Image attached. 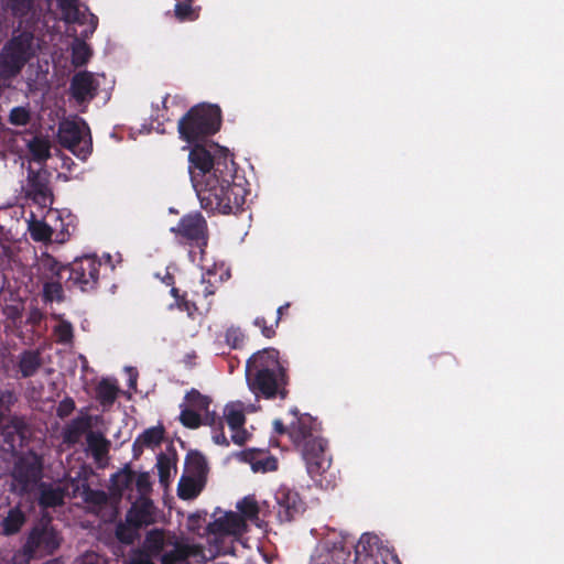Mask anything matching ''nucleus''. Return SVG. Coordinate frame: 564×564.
I'll return each instance as SVG.
<instances>
[{
    "label": "nucleus",
    "instance_id": "obj_1",
    "mask_svg": "<svg viewBox=\"0 0 564 564\" xmlns=\"http://www.w3.org/2000/svg\"><path fill=\"white\" fill-rule=\"evenodd\" d=\"M200 207L208 213L224 215L242 210L248 193L236 175V163L218 162L214 172L194 187Z\"/></svg>",
    "mask_w": 564,
    "mask_h": 564
},
{
    "label": "nucleus",
    "instance_id": "obj_2",
    "mask_svg": "<svg viewBox=\"0 0 564 564\" xmlns=\"http://www.w3.org/2000/svg\"><path fill=\"white\" fill-rule=\"evenodd\" d=\"M246 380L256 398L285 400L290 384L289 364L280 359L278 349L264 348L247 360Z\"/></svg>",
    "mask_w": 564,
    "mask_h": 564
},
{
    "label": "nucleus",
    "instance_id": "obj_3",
    "mask_svg": "<svg viewBox=\"0 0 564 564\" xmlns=\"http://www.w3.org/2000/svg\"><path fill=\"white\" fill-rule=\"evenodd\" d=\"M296 421L289 426V436L301 452L311 478L323 486V475L330 466L326 455L327 442L317 434V422L310 414H300L297 409L291 411Z\"/></svg>",
    "mask_w": 564,
    "mask_h": 564
},
{
    "label": "nucleus",
    "instance_id": "obj_4",
    "mask_svg": "<svg viewBox=\"0 0 564 564\" xmlns=\"http://www.w3.org/2000/svg\"><path fill=\"white\" fill-rule=\"evenodd\" d=\"M221 110L217 105L193 106L177 122L180 139L187 144L204 143L219 131Z\"/></svg>",
    "mask_w": 564,
    "mask_h": 564
},
{
    "label": "nucleus",
    "instance_id": "obj_5",
    "mask_svg": "<svg viewBox=\"0 0 564 564\" xmlns=\"http://www.w3.org/2000/svg\"><path fill=\"white\" fill-rule=\"evenodd\" d=\"M34 35L22 31L13 34L0 52V79L10 80L18 76L34 56Z\"/></svg>",
    "mask_w": 564,
    "mask_h": 564
},
{
    "label": "nucleus",
    "instance_id": "obj_6",
    "mask_svg": "<svg viewBox=\"0 0 564 564\" xmlns=\"http://www.w3.org/2000/svg\"><path fill=\"white\" fill-rule=\"evenodd\" d=\"M62 268L64 274H67L65 279L66 289L91 292L98 288L101 262L97 257H79L70 263H62Z\"/></svg>",
    "mask_w": 564,
    "mask_h": 564
},
{
    "label": "nucleus",
    "instance_id": "obj_7",
    "mask_svg": "<svg viewBox=\"0 0 564 564\" xmlns=\"http://www.w3.org/2000/svg\"><path fill=\"white\" fill-rule=\"evenodd\" d=\"M192 149L188 154V172L193 187H195L200 180L206 178L207 175L214 172L218 162L225 161L228 164L235 163L229 156L227 150H220L219 154L213 155L203 143L191 144Z\"/></svg>",
    "mask_w": 564,
    "mask_h": 564
},
{
    "label": "nucleus",
    "instance_id": "obj_8",
    "mask_svg": "<svg viewBox=\"0 0 564 564\" xmlns=\"http://www.w3.org/2000/svg\"><path fill=\"white\" fill-rule=\"evenodd\" d=\"M355 564L401 563L394 551L383 545L377 535L365 533L355 545Z\"/></svg>",
    "mask_w": 564,
    "mask_h": 564
},
{
    "label": "nucleus",
    "instance_id": "obj_9",
    "mask_svg": "<svg viewBox=\"0 0 564 564\" xmlns=\"http://www.w3.org/2000/svg\"><path fill=\"white\" fill-rule=\"evenodd\" d=\"M355 547L354 542L340 535L327 536L316 546L311 564H346Z\"/></svg>",
    "mask_w": 564,
    "mask_h": 564
},
{
    "label": "nucleus",
    "instance_id": "obj_10",
    "mask_svg": "<svg viewBox=\"0 0 564 564\" xmlns=\"http://www.w3.org/2000/svg\"><path fill=\"white\" fill-rule=\"evenodd\" d=\"M85 130L89 132L85 121L65 120L59 123L57 132L58 143L83 160L91 153V139L84 140Z\"/></svg>",
    "mask_w": 564,
    "mask_h": 564
},
{
    "label": "nucleus",
    "instance_id": "obj_11",
    "mask_svg": "<svg viewBox=\"0 0 564 564\" xmlns=\"http://www.w3.org/2000/svg\"><path fill=\"white\" fill-rule=\"evenodd\" d=\"M167 546L172 549L161 555V564H202L207 561L200 544H189L173 535L167 539Z\"/></svg>",
    "mask_w": 564,
    "mask_h": 564
},
{
    "label": "nucleus",
    "instance_id": "obj_12",
    "mask_svg": "<svg viewBox=\"0 0 564 564\" xmlns=\"http://www.w3.org/2000/svg\"><path fill=\"white\" fill-rule=\"evenodd\" d=\"M171 231L184 238L191 246L197 247L202 253L207 247V221L198 212L183 216L178 220L177 226L171 228Z\"/></svg>",
    "mask_w": 564,
    "mask_h": 564
},
{
    "label": "nucleus",
    "instance_id": "obj_13",
    "mask_svg": "<svg viewBox=\"0 0 564 564\" xmlns=\"http://www.w3.org/2000/svg\"><path fill=\"white\" fill-rule=\"evenodd\" d=\"M276 516L280 522H291L304 511V501L294 489L282 485L275 491Z\"/></svg>",
    "mask_w": 564,
    "mask_h": 564
},
{
    "label": "nucleus",
    "instance_id": "obj_14",
    "mask_svg": "<svg viewBox=\"0 0 564 564\" xmlns=\"http://www.w3.org/2000/svg\"><path fill=\"white\" fill-rule=\"evenodd\" d=\"M42 459L32 454L21 457L14 465L12 477L22 491H26L30 485L37 482L42 477Z\"/></svg>",
    "mask_w": 564,
    "mask_h": 564
},
{
    "label": "nucleus",
    "instance_id": "obj_15",
    "mask_svg": "<svg viewBox=\"0 0 564 564\" xmlns=\"http://www.w3.org/2000/svg\"><path fill=\"white\" fill-rule=\"evenodd\" d=\"M61 544L58 533L53 528H34L26 540L25 552L34 555L37 552L53 554Z\"/></svg>",
    "mask_w": 564,
    "mask_h": 564
},
{
    "label": "nucleus",
    "instance_id": "obj_16",
    "mask_svg": "<svg viewBox=\"0 0 564 564\" xmlns=\"http://www.w3.org/2000/svg\"><path fill=\"white\" fill-rule=\"evenodd\" d=\"M97 90L98 83L87 70L76 73L70 79L69 95L79 105L93 100Z\"/></svg>",
    "mask_w": 564,
    "mask_h": 564
},
{
    "label": "nucleus",
    "instance_id": "obj_17",
    "mask_svg": "<svg viewBox=\"0 0 564 564\" xmlns=\"http://www.w3.org/2000/svg\"><path fill=\"white\" fill-rule=\"evenodd\" d=\"M45 267L52 273L53 280L45 282L43 285L44 300L47 302H63V282L65 283L66 276L63 272L62 263L55 258L48 257Z\"/></svg>",
    "mask_w": 564,
    "mask_h": 564
},
{
    "label": "nucleus",
    "instance_id": "obj_18",
    "mask_svg": "<svg viewBox=\"0 0 564 564\" xmlns=\"http://www.w3.org/2000/svg\"><path fill=\"white\" fill-rule=\"evenodd\" d=\"M58 7L63 13L64 20L68 23L89 24V30L85 31V36L93 34L98 25V18L78 7V0H57Z\"/></svg>",
    "mask_w": 564,
    "mask_h": 564
},
{
    "label": "nucleus",
    "instance_id": "obj_19",
    "mask_svg": "<svg viewBox=\"0 0 564 564\" xmlns=\"http://www.w3.org/2000/svg\"><path fill=\"white\" fill-rule=\"evenodd\" d=\"M37 502L41 508H56L65 503L67 488L61 485L42 481L37 486Z\"/></svg>",
    "mask_w": 564,
    "mask_h": 564
},
{
    "label": "nucleus",
    "instance_id": "obj_20",
    "mask_svg": "<svg viewBox=\"0 0 564 564\" xmlns=\"http://www.w3.org/2000/svg\"><path fill=\"white\" fill-rule=\"evenodd\" d=\"M126 522L134 530L152 524L154 522L152 501L144 500L133 505L126 514Z\"/></svg>",
    "mask_w": 564,
    "mask_h": 564
},
{
    "label": "nucleus",
    "instance_id": "obj_21",
    "mask_svg": "<svg viewBox=\"0 0 564 564\" xmlns=\"http://www.w3.org/2000/svg\"><path fill=\"white\" fill-rule=\"evenodd\" d=\"M209 471L206 457L198 451H189L185 456L184 475L207 481Z\"/></svg>",
    "mask_w": 564,
    "mask_h": 564
},
{
    "label": "nucleus",
    "instance_id": "obj_22",
    "mask_svg": "<svg viewBox=\"0 0 564 564\" xmlns=\"http://www.w3.org/2000/svg\"><path fill=\"white\" fill-rule=\"evenodd\" d=\"M165 547H167V540H165L164 533L161 530L154 529L147 533L143 547L140 552L161 560Z\"/></svg>",
    "mask_w": 564,
    "mask_h": 564
},
{
    "label": "nucleus",
    "instance_id": "obj_23",
    "mask_svg": "<svg viewBox=\"0 0 564 564\" xmlns=\"http://www.w3.org/2000/svg\"><path fill=\"white\" fill-rule=\"evenodd\" d=\"M18 366L22 378L33 377L43 366L41 352L39 350L22 351Z\"/></svg>",
    "mask_w": 564,
    "mask_h": 564
},
{
    "label": "nucleus",
    "instance_id": "obj_24",
    "mask_svg": "<svg viewBox=\"0 0 564 564\" xmlns=\"http://www.w3.org/2000/svg\"><path fill=\"white\" fill-rule=\"evenodd\" d=\"M74 496L77 495V491L80 490V496L86 503L102 507L108 502V496L105 491L98 489H91L89 484L84 480L82 482L77 481L74 486V480H72Z\"/></svg>",
    "mask_w": 564,
    "mask_h": 564
},
{
    "label": "nucleus",
    "instance_id": "obj_25",
    "mask_svg": "<svg viewBox=\"0 0 564 564\" xmlns=\"http://www.w3.org/2000/svg\"><path fill=\"white\" fill-rule=\"evenodd\" d=\"M205 485V481L183 474L178 481L177 495L184 500L194 499L202 492Z\"/></svg>",
    "mask_w": 564,
    "mask_h": 564
},
{
    "label": "nucleus",
    "instance_id": "obj_26",
    "mask_svg": "<svg viewBox=\"0 0 564 564\" xmlns=\"http://www.w3.org/2000/svg\"><path fill=\"white\" fill-rule=\"evenodd\" d=\"M29 194L35 202L43 205L51 202L52 197L47 182L37 174H32L29 177Z\"/></svg>",
    "mask_w": 564,
    "mask_h": 564
},
{
    "label": "nucleus",
    "instance_id": "obj_27",
    "mask_svg": "<svg viewBox=\"0 0 564 564\" xmlns=\"http://www.w3.org/2000/svg\"><path fill=\"white\" fill-rule=\"evenodd\" d=\"M89 427L88 417L74 419L64 430L63 438L67 444H76L79 442L84 432Z\"/></svg>",
    "mask_w": 564,
    "mask_h": 564
},
{
    "label": "nucleus",
    "instance_id": "obj_28",
    "mask_svg": "<svg viewBox=\"0 0 564 564\" xmlns=\"http://www.w3.org/2000/svg\"><path fill=\"white\" fill-rule=\"evenodd\" d=\"M24 522L25 514L19 507L10 509L8 516L1 522L3 534L12 535L18 533Z\"/></svg>",
    "mask_w": 564,
    "mask_h": 564
},
{
    "label": "nucleus",
    "instance_id": "obj_29",
    "mask_svg": "<svg viewBox=\"0 0 564 564\" xmlns=\"http://www.w3.org/2000/svg\"><path fill=\"white\" fill-rule=\"evenodd\" d=\"M163 437L164 429L162 426L147 429L133 443L134 455H137L139 444L147 447L158 446L162 443Z\"/></svg>",
    "mask_w": 564,
    "mask_h": 564
},
{
    "label": "nucleus",
    "instance_id": "obj_30",
    "mask_svg": "<svg viewBox=\"0 0 564 564\" xmlns=\"http://www.w3.org/2000/svg\"><path fill=\"white\" fill-rule=\"evenodd\" d=\"M56 228L51 227L44 220L33 219L29 223L31 238L36 242H46L52 240Z\"/></svg>",
    "mask_w": 564,
    "mask_h": 564
},
{
    "label": "nucleus",
    "instance_id": "obj_31",
    "mask_svg": "<svg viewBox=\"0 0 564 564\" xmlns=\"http://www.w3.org/2000/svg\"><path fill=\"white\" fill-rule=\"evenodd\" d=\"M86 441L95 458H100L108 453L109 441L101 433L90 431Z\"/></svg>",
    "mask_w": 564,
    "mask_h": 564
},
{
    "label": "nucleus",
    "instance_id": "obj_32",
    "mask_svg": "<svg viewBox=\"0 0 564 564\" xmlns=\"http://www.w3.org/2000/svg\"><path fill=\"white\" fill-rule=\"evenodd\" d=\"M97 399L102 405L112 404L118 395V388L108 379H102L96 389Z\"/></svg>",
    "mask_w": 564,
    "mask_h": 564
},
{
    "label": "nucleus",
    "instance_id": "obj_33",
    "mask_svg": "<svg viewBox=\"0 0 564 564\" xmlns=\"http://www.w3.org/2000/svg\"><path fill=\"white\" fill-rule=\"evenodd\" d=\"M29 151L37 162H44L50 158L48 141L42 138H33L28 144Z\"/></svg>",
    "mask_w": 564,
    "mask_h": 564
},
{
    "label": "nucleus",
    "instance_id": "obj_34",
    "mask_svg": "<svg viewBox=\"0 0 564 564\" xmlns=\"http://www.w3.org/2000/svg\"><path fill=\"white\" fill-rule=\"evenodd\" d=\"M55 228H56V230H54V234H55L54 241L57 243L66 242L76 229L73 216L67 215L66 218L61 217L59 218V228H57V227H55Z\"/></svg>",
    "mask_w": 564,
    "mask_h": 564
},
{
    "label": "nucleus",
    "instance_id": "obj_35",
    "mask_svg": "<svg viewBox=\"0 0 564 564\" xmlns=\"http://www.w3.org/2000/svg\"><path fill=\"white\" fill-rule=\"evenodd\" d=\"M194 0L178 1L174 8L175 18L181 21H194L198 18L197 11L193 8Z\"/></svg>",
    "mask_w": 564,
    "mask_h": 564
},
{
    "label": "nucleus",
    "instance_id": "obj_36",
    "mask_svg": "<svg viewBox=\"0 0 564 564\" xmlns=\"http://www.w3.org/2000/svg\"><path fill=\"white\" fill-rule=\"evenodd\" d=\"M2 3L13 17L23 18L32 9L33 0H2Z\"/></svg>",
    "mask_w": 564,
    "mask_h": 564
},
{
    "label": "nucleus",
    "instance_id": "obj_37",
    "mask_svg": "<svg viewBox=\"0 0 564 564\" xmlns=\"http://www.w3.org/2000/svg\"><path fill=\"white\" fill-rule=\"evenodd\" d=\"M185 400L188 403L189 408H193L198 411H205L209 408L212 400L209 397L202 394L198 390L192 389L185 395Z\"/></svg>",
    "mask_w": 564,
    "mask_h": 564
},
{
    "label": "nucleus",
    "instance_id": "obj_38",
    "mask_svg": "<svg viewBox=\"0 0 564 564\" xmlns=\"http://www.w3.org/2000/svg\"><path fill=\"white\" fill-rule=\"evenodd\" d=\"M224 414L228 426L232 431L239 430L245 425L246 416L241 410L227 405L225 408Z\"/></svg>",
    "mask_w": 564,
    "mask_h": 564
},
{
    "label": "nucleus",
    "instance_id": "obj_39",
    "mask_svg": "<svg viewBox=\"0 0 564 564\" xmlns=\"http://www.w3.org/2000/svg\"><path fill=\"white\" fill-rule=\"evenodd\" d=\"M180 421L187 429H197L203 424L202 415L188 406L182 409Z\"/></svg>",
    "mask_w": 564,
    "mask_h": 564
},
{
    "label": "nucleus",
    "instance_id": "obj_40",
    "mask_svg": "<svg viewBox=\"0 0 564 564\" xmlns=\"http://www.w3.org/2000/svg\"><path fill=\"white\" fill-rule=\"evenodd\" d=\"M237 521L235 516L217 519L208 524L207 530L210 533H229L234 530Z\"/></svg>",
    "mask_w": 564,
    "mask_h": 564
},
{
    "label": "nucleus",
    "instance_id": "obj_41",
    "mask_svg": "<svg viewBox=\"0 0 564 564\" xmlns=\"http://www.w3.org/2000/svg\"><path fill=\"white\" fill-rule=\"evenodd\" d=\"M91 56V51L85 42H80L73 47L72 63L79 67L85 65Z\"/></svg>",
    "mask_w": 564,
    "mask_h": 564
},
{
    "label": "nucleus",
    "instance_id": "obj_42",
    "mask_svg": "<svg viewBox=\"0 0 564 564\" xmlns=\"http://www.w3.org/2000/svg\"><path fill=\"white\" fill-rule=\"evenodd\" d=\"M173 466H174V463L167 455H165L164 453L159 454L156 467H158L160 481L162 484H165L169 481V479L171 477V469Z\"/></svg>",
    "mask_w": 564,
    "mask_h": 564
},
{
    "label": "nucleus",
    "instance_id": "obj_43",
    "mask_svg": "<svg viewBox=\"0 0 564 564\" xmlns=\"http://www.w3.org/2000/svg\"><path fill=\"white\" fill-rule=\"evenodd\" d=\"M54 333L57 337V343L59 344H69L74 337L73 326L69 322L63 321L61 322L54 329Z\"/></svg>",
    "mask_w": 564,
    "mask_h": 564
},
{
    "label": "nucleus",
    "instance_id": "obj_44",
    "mask_svg": "<svg viewBox=\"0 0 564 564\" xmlns=\"http://www.w3.org/2000/svg\"><path fill=\"white\" fill-rule=\"evenodd\" d=\"M237 508L247 519H253L258 517L259 507L257 501L252 498L245 497L240 502H238Z\"/></svg>",
    "mask_w": 564,
    "mask_h": 564
},
{
    "label": "nucleus",
    "instance_id": "obj_45",
    "mask_svg": "<svg viewBox=\"0 0 564 564\" xmlns=\"http://www.w3.org/2000/svg\"><path fill=\"white\" fill-rule=\"evenodd\" d=\"M135 474L129 468H124L121 471L117 473L113 477L116 486L121 489H129L134 482Z\"/></svg>",
    "mask_w": 564,
    "mask_h": 564
},
{
    "label": "nucleus",
    "instance_id": "obj_46",
    "mask_svg": "<svg viewBox=\"0 0 564 564\" xmlns=\"http://www.w3.org/2000/svg\"><path fill=\"white\" fill-rule=\"evenodd\" d=\"M30 119V112L24 107H14L9 115V121L13 126H26Z\"/></svg>",
    "mask_w": 564,
    "mask_h": 564
},
{
    "label": "nucleus",
    "instance_id": "obj_47",
    "mask_svg": "<svg viewBox=\"0 0 564 564\" xmlns=\"http://www.w3.org/2000/svg\"><path fill=\"white\" fill-rule=\"evenodd\" d=\"M251 466L254 471H273L278 469V460L273 456H264L252 462Z\"/></svg>",
    "mask_w": 564,
    "mask_h": 564
},
{
    "label": "nucleus",
    "instance_id": "obj_48",
    "mask_svg": "<svg viewBox=\"0 0 564 564\" xmlns=\"http://www.w3.org/2000/svg\"><path fill=\"white\" fill-rule=\"evenodd\" d=\"M135 531L131 525L126 523H118L116 527V536L117 539L126 544H130L134 540Z\"/></svg>",
    "mask_w": 564,
    "mask_h": 564
},
{
    "label": "nucleus",
    "instance_id": "obj_49",
    "mask_svg": "<svg viewBox=\"0 0 564 564\" xmlns=\"http://www.w3.org/2000/svg\"><path fill=\"white\" fill-rule=\"evenodd\" d=\"M75 408V401L70 397H65L62 401H59L56 409V414L59 419H65L73 413Z\"/></svg>",
    "mask_w": 564,
    "mask_h": 564
},
{
    "label": "nucleus",
    "instance_id": "obj_50",
    "mask_svg": "<svg viewBox=\"0 0 564 564\" xmlns=\"http://www.w3.org/2000/svg\"><path fill=\"white\" fill-rule=\"evenodd\" d=\"M243 334L239 328H228L226 332V341L232 347L238 348L243 343Z\"/></svg>",
    "mask_w": 564,
    "mask_h": 564
},
{
    "label": "nucleus",
    "instance_id": "obj_51",
    "mask_svg": "<svg viewBox=\"0 0 564 564\" xmlns=\"http://www.w3.org/2000/svg\"><path fill=\"white\" fill-rule=\"evenodd\" d=\"M253 324L261 329V334L265 338H272L275 336V325L274 323L268 325L267 319L262 316H259L254 319Z\"/></svg>",
    "mask_w": 564,
    "mask_h": 564
},
{
    "label": "nucleus",
    "instance_id": "obj_52",
    "mask_svg": "<svg viewBox=\"0 0 564 564\" xmlns=\"http://www.w3.org/2000/svg\"><path fill=\"white\" fill-rule=\"evenodd\" d=\"M178 310L187 313V316L191 319H196L198 313V307L192 301H188L186 297H182L181 302L176 305Z\"/></svg>",
    "mask_w": 564,
    "mask_h": 564
},
{
    "label": "nucleus",
    "instance_id": "obj_53",
    "mask_svg": "<svg viewBox=\"0 0 564 564\" xmlns=\"http://www.w3.org/2000/svg\"><path fill=\"white\" fill-rule=\"evenodd\" d=\"M455 364V357L449 352H443L434 357L433 365L436 368H451Z\"/></svg>",
    "mask_w": 564,
    "mask_h": 564
},
{
    "label": "nucleus",
    "instance_id": "obj_54",
    "mask_svg": "<svg viewBox=\"0 0 564 564\" xmlns=\"http://www.w3.org/2000/svg\"><path fill=\"white\" fill-rule=\"evenodd\" d=\"M204 412L205 416L203 419V424L212 426L214 431H216L217 427L224 425L223 419L218 416L215 412H210L208 409L205 410Z\"/></svg>",
    "mask_w": 564,
    "mask_h": 564
},
{
    "label": "nucleus",
    "instance_id": "obj_55",
    "mask_svg": "<svg viewBox=\"0 0 564 564\" xmlns=\"http://www.w3.org/2000/svg\"><path fill=\"white\" fill-rule=\"evenodd\" d=\"M134 482H135L137 488L140 491H144V490L149 489L151 486L149 475L145 473H142V474H139L138 476H135Z\"/></svg>",
    "mask_w": 564,
    "mask_h": 564
},
{
    "label": "nucleus",
    "instance_id": "obj_56",
    "mask_svg": "<svg viewBox=\"0 0 564 564\" xmlns=\"http://www.w3.org/2000/svg\"><path fill=\"white\" fill-rule=\"evenodd\" d=\"M213 440L218 445L229 446V441L227 440L224 432V425L217 427V430L214 431Z\"/></svg>",
    "mask_w": 564,
    "mask_h": 564
},
{
    "label": "nucleus",
    "instance_id": "obj_57",
    "mask_svg": "<svg viewBox=\"0 0 564 564\" xmlns=\"http://www.w3.org/2000/svg\"><path fill=\"white\" fill-rule=\"evenodd\" d=\"M232 432H234V434L231 436L232 442L239 446L243 445L247 441V432L243 429V426L241 429L232 431Z\"/></svg>",
    "mask_w": 564,
    "mask_h": 564
},
{
    "label": "nucleus",
    "instance_id": "obj_58",
    "mask_svg": "<svg viewBox=\"0 0 564 564\" xmlns=\"http://www.w3.org/2000/svg\"><path fill=\"white\" fill-rule=\"evenodd\" d=\"M152 556L138 552L131 560V564H155Z\"/></svg>",
    "mask_w": 564,
    "mask_h": 564
},
{
    "label": "nucleus",
    "instance_id": "obj_59",
    "mask_svg": "<svg viewBox=\"0 0 564 564\" xmlns=\"http://www.w3.org/2000/svg\"><path fill=\"white\" fill-rule=\"evenodd\" d=\"M127 371L129 372L128 386L130 389L135 390L138 381V371L132 367L127 368Z\"/></svg>",
    "mask_w": 564,
    "mask_h": 564
},
{
    "label": "nucleus",
    "instance_id": "obj_60",
    "mask_svg": "<svg viewBox=\"0 0 564 564\" xmlns=\"http://www.w3.org/2000/svg\"><path fill=\"white\" fill-rule=\"evenodd\" d=\"M274 432L279 435L288 434L289 427H286L281 420H274L273 422Z\"/></svg>",
    "mask_w": 564,
    "mask_h": 564
},
{
    "label": "nucleus",
    "instance_id": "obj_61",
    "mask_svg": "<svg viewBox=\"0 0 564 564\" xmlns=\"http://www.w3.org/2000/svg\"><path fill=\"white\" fill-rule=\"evenodd\" d=\"M200 520H202L200 514H198V513L191 514L188 517L189 529L195 530L196 528H198Z\"/></svg>",
    "mask_w": 564,
    "mask_h": 564
},
{
    "label": "nucleus",
    "instance_id": "obj_62",
    "mask_svg": "<svg viewBox=\"0 0 564 564\" xmlns=\"http://www.w3.org/2000/svg\"><path fill=\"white\" fill-rule=\"evenodd\" d=\"M202 284L204 285L203 294L205 297H208V296L215 294V286L212 283L206 282L205 279H203Z\"/></svg>",
    "mask_w": 564,
    "mask_h": 564
},
{
    "label": "nucleus",
    "instance_id": "obj_63",
    "mask_svg": "<svg viewBox=\"0 0 564 564\" xmlns=\"http://www.w3.org/2000/svg\"><path fill=\"white\" fill-rule=\"evenodd\" d=\"M289 303L284 304V305H281L278 310H276V318L274 319V325L278 326L279 323H280V319H281V316L284 314V311H286L289 308Z\"/></svg>",
    "mask_w": 564,
    "mask_h": 564
},
{
    "label": "nucleus",
    "instance_id": "obj_64",
    "mask_svg": "<svg viewBox=\"0 0 564 564\" xmlns=\"http://www.w3.org/2000/svg\"><path fill=\"white\" fill-rule=\"evenodd\" d=\"M170 293L175 299V304L176 305L178 304V302H181L182 297H186L185 294L181 295L180 294V290L177 288H175V286H172Z\"/></svg>",
    "mask_w": 564,
    "mask_h": 564
}]
</instances>
